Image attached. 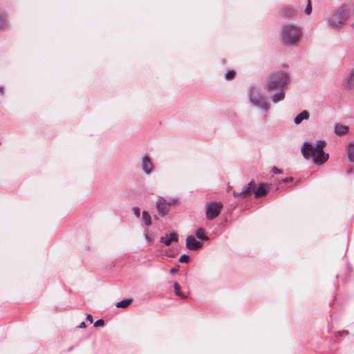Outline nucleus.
Listing matches in <instances>:
<instances>
[{"label":"nucleus","mask_w":354,"mask_h":354,"mask_svg":"<svg viewBox=\"0 0 354 354\" xmlns=\"http://www.w3.org/2000/svg\"><path fill=\"white\" fill-rule=\"evenodd\" d=\"M304 12L306 15H309L312 12V7L310 4V0H308V4L305 8Z\"/></svg>","instance_id":"b1692460"},{"label":"nucleus","mask_w":354,"mask_h":354,"mask_svg":"<svg viewBox=\"0 0 354 354\" xmlns=\"http://www.w3.org/2000/svg\"><path fill=\"white\" fill-rule=\"evenodd\" d=\"M346 86L350 89L354 88V68L349 72L347 76Z\"/></svg>","instance_id":"2eb2a0df"},{"label":"nucleus","mask_w":354,"mask_h":354,"mask_svg":"<svg viewBox=\"0 0 354 354\" xmlns=\"http://www.w3.org/2000/svg\"><path fill=\"white\" fill-rule=\"evenodd\" d=\"M86 319L89 321L91 323L93 322V316L91 314H88L86 315Z\"/></svg>","instance_id":"7c9ffc66"},{"label":"nucleus","mask_w":354,"mask_h":354,"mask_svg":"<svg viewBox=\"0 0 354 354\" xmlns=\"http://www.w3.org/2000/svg\"><path fill=\"white\" fill-rule=\"evenodd\" d=\"M177 272H178V270L176 268H172L170 269V272L171 274H174V273H176Z\"/></svg>","instance_id":"473e14b6"},{"label":"nucleus","mask_w":354,"mask_h":354,"mask_svg":"<svg viewBox=\"0 0 354 354\" xmlns=\"http://www.w3.org/2000/svg\"><path fill=\"white\" fill-rule=\"evenodd\" d=\"M178 241V235L176 232H172L169 234L160 238V241L166 246H169L171 242L177 243Z\"/></svg>","instance_id":"1a4fd4ad"},{"label":"nucleus","mask_w":354,"mask_h":354,"mask_svg":"<svg viewBox=\"0 0 354 354\" xmlns=\"http://www.w3.org/2000/svg\"><path fill=\"white\" fill-rule=\"evenodd\" d=\"M234 75L235 72L232 70H230L225 73V77L226 80H232L234 78Z\"/></svg>","instance_id":"5701e85b"},{"label":"nucleus","mask_w":354,"mask_h":354,"mask_svg":"<svg viewBox=\"0 0 354 354\" xmlns=\"http://www.w3.org/2000/svg\"><path fill=\"white\" fill-rule=\"evenodd\" d=\"M279 91L272 95L271 100L273 103H278L282 101L285 97V93L283 89H279Z\"/></svg>","instance_id":"ddd939ff"},{"label":"nucleus","mask_w":354,"mask_h":354,"mask_svg":"<svg viewBox=\"0 0 354 354\" xmlns=\"http://www.w3.org/2000/svg\"><path fill=\"white\" fill-rule=\"evenodd\" d=\"M352 27L354 28V23L352 24Z\"/></svg>","instance_id":"e433bc0d"},{"label":"nucleus","mask_w":354,"mask_h":354,"mask_svg":"<svg viewBox=\"0 0 354 354\" xmlns=\"http://www.w3.org/2000/svg\"><path fill=\"white\" fill-rule=\"evenodd\" d=\"M4 91V87L3 86H0V93H3Z\"/></svg>","instance_id":"c9c22d12"},{"label":"nucleus","mask_w":354,"mask_h":354,"mask_svg":"<svg viewBox=\"0 0 354 354\" xmlns=\"http://www.w3.org/2000/svg\"><path fill=\"white\" fill-rule=\"evenodd\" d=\"M142 218L145 224L147 226H149L151 225V218L149 214L147 211H143L142 214Z\"/></svg>","instance_id":"aec40b11"},{"label":"nucleus","mask_w":354,"mask_h":354,"mask_svg":"<svg viewBox=\"0 0 354 354\" xmlns=\"http://www.w3.org/2000/svg\"><path fill=\"white\" fill-rule=\"evenodd\" d=\"M189 261V256L187 254L182 255L179 261L181 263H188Z\"/></svg>","instance_id":"393cba45"},{"label":"nucleus","mask_w":354,"mask_h":354,"mask_svg":"<svg viewBox=\"0 0 354 354\" xmlns=\"http://www.w3.org/2000/svg\"><path fill=\"white\" fill-rule=\"evenodd\" d=\"M133 301L132 299H124L120 301L116 304V307L118 308H127L131 302Z\"/></svg>","instance_id":"412c9836"},{"label":"nucleus","mask_w":354,"mask_h":354,"mask_svg":"<svg viewBox=\"0 0 354 354\" xmlns=\"http://www.w3.org/2000/svg\"><path fill=\"white\" fill-rule=\"evenodd\" d=\"M350 10L346 6L333 10L326 19L327 26L334 30L340 31L348 20Z\"/></svg>","instance_id":"f03ea898"},{"label":"nucleus","mask_w":354,"mask_h":354,"mask_svg":"<svg viewBox=\"0 0 354 354\" xmlns=\"http://www.w3.org/2000/svg\"><path fill=\"white\" fill-rule=\"evenodd\" d=\"M248 96L250 103L254 107L260 109L263 112H268L270 110V105L266 97L261 93L259 88L252 85L248 88Z\"/></svg>","instance_id":"39448f33"},{"label":"nucleus","mask_w":354,"mask_h":354,"mask_svg":"<svg viewBox=\"0 0 354 354\" xmlns=\"http://www.w3.org/2000/svg\"><path fill=\"white\" fill-rule=\"evenodd\" d=\"M266 192H267L266 187L264 185L261 184L259 185V187L254 192V196L256 198L261 197V196L265 195L266 194Z\"/></svg>","instance_id":"f3484780"},{"label":"nucleus","mask_w":354,"mask_h":354,"mask_svg":"<svg viewBox=\"0 0 354 354\" xmlns=\"http://www.w3.org/2000/svg\"><path fill=\"white\" fill-rule=\"evenodd\" d=\"M348 334V333L346 330H342V331L338 332L339 336L347 335Z\"/></svg>","instance_id":"c756f323"},{"label":"nucleus","mask_w":354,"mask_h":354,"mask_svg":"<svg viewBox=\"0 0 354 354\" xmlns=\"http://www.w3.org/2000/svg\"><path fill=\"white\" fill-rule=\"evenodd\" d=\"M254 185V181H251L243 187V190L241 192H234L233 195L235 197L249 195L251 194V190L253 189Z\"/></svg>","instance_id":"9b49d317"},{"label":"nucleus","mask_w":354,"mask_h":354,"mask_svg":"<svg viewBox=\"0 0 354 354\" xmlns=\"http://www.w3.org/2000/svg\"><path fill=\"white\" fill-rule=\"evenodd\" d=\"M133 211L134 214H135L137 217H139V216H140V209L138 207H134L133 208Z\"/></svg>","instance_id":"bb28decb"},{"label":"nucleus","mask_w":354,"mask_h":354,"mask_svg":"<svg viewBox=\"0 0 354 354\" xmlns=\"http://www.w3.org/2000/svg\"><path fill=\"white\" fill-rule=\"evenodd\" d=\"M196 236L201 240H207V237L205 235L204 231L202 228H198L195 232Z\"/></svg>","instance_id":"4be33fe9"},{"label":"nucleus","mask_w":354,"mask_h":354,"mask_svg":"<svg viewBox=\"0 0 354 354\" xmlns=\"http://www.w3.org/2000/svg\"><path fill=\"white\" fill-rule=\"evenodd\" d=\"M283 15L287 17H294L297 15V11L292 8H288L283 10Z\"/></svg>","instance_id":"6ab92c4d"},{"label":"nucleus","mask_w":354,"mask_h":354,"mask_svg":"<svg viewBox=\"0 0 354 354\" xmlns=\"http://www.w3.org/2000/svg\"><path fill=\"white\" fill-rule=\"evenodd\" d=\"M309 116L308 112L304 110L295 118L294 122L295 124H299L302 121L308 120Z\"/></svg>","instance_id":"f8f14e48"},{"label":"nucleus","mask_w":354,"mask_h":354,"mask_svg":"<svg viewBox=\"0 0 354 354\" xmlns=\"http://www.w3.org/2000/svg\"><path fill=\"white\" fill-rule=\"evenodd\" d=\"M223 205L221 203H211L207 204L206 209V216L208 219L215 218L221 212Z\"/></svg>","instance_id":"0eeeda50"},{"label":"nucleus","mask_w":354,"mask_h":354,"mask_svg":"<svg viewBox=\"0 0 354 354\" xmlns=\"http://www.w3.org/2000/svg\"><path fill=\"white\" fill-rule=\"evenodd\" d=\"M290 77L286 71H276L271 73L264 83V88L268 92L283 89L290 83Z\"/></svg>","instance_id":"7ed1b4c3"},{"label":"nucleus","mask_w":354,"mask_h":354,"mask_svg":"<svg viewBox=\"0 0 354 354\" xmlns=\"http://www.w3.org/2000/svg\"><path fill=\"white\" fill-rule=\"evenodd\" d=\"M144 235H145V239L148 242H150L151 239V236L148 232H145Z\"/></svg>","instance_id":"c85d7f7f"},{"label":"nucleus","mask_w":354,"mask_h":354,"mask_svg":"<svg viewBox=\"0 0 354 354\" xmlns=\"http://www.w3.org/2000/svg\"><path fill=\"white\" fill-rule=\"evenodd\" d=\"M85 327H86V324H85V323H84V322H82V323L79 325V326H78V328H84Z\"/></svg>","instance_id":"72a5a7b5"},{"label":"nucleus","mask_w":354,"mask_h":354,"mask_svg":"<svg viewBox=\"0 0 354 354\" xmlns=\"http://www.w3.org/2000/svg\"><path fill=\"white\" fill-rule=\"evenodd\" d=\"M186 247L191 250H196L202 247L201 241H197L196 238L192 236H188L186 239Z\"/></svg>","instance_id":"6e6552de"},{"label":"nucleus","mask_w":354,"mask_h":354,"mask_svg":"<svg viewBox=\"0 0 354 354\" xmlns=\"http://www.w3.org/2000/svg\"><path fill=\"white\" fill-rule=\"evenodd\" d=\"M326 142L319 140L312 145L308 142L303 144L301 153L305 159H312L315 165H320L326 162L328 159V154L324 151Z\"/></svg>","instance_id":"f257e3e1"},{"label":"nucleus","mask_w":354,"mask_h":354,"mask_svg":"<svg viewBox=\"0 0 354 354\" xmlns=\"http://www.w3.org/2000/svg\"><path fill=\"white\" fill-rule=\"evenodd\" d=\"M292 180V178H286L283 179V182L286 183V182H288L289 180Z\"/></svg>","instance_id":"f704fd0d"},{"label":"nucleus","mask_w":354,"mask_h":354,"mask_svg":"<svg viewBox=\"0 0 354 354\" xmlns=\"http://www.w3.org/2000/svg\"><path fill=\"white\" fill-rule=\"evenodd\" d=\"M347 156L351 162H354V144L351 142L346 147Z\"/></svg>","instance_id":"dca6fc26"},{"label":"nucleus","mask_w":354,"mask_h":354,"mask_svg":"<svg viewBox=\"0 0 354 354\" xmlns=\"http://www.w3.org/2000/svg\"><path fill=\"white\" fill-rule=\"evenodd\" d=\"M174 286L175 294L177 296L180 297L183 299L187 298V296L180 290V286L178 282H175L174 284Z\"/></svg>","instance_id":"a211bd4d"},{"label":"nucleus","mask_w":354,"mask_h":354,"mask_svg":"<svg viewBox=\"0 0 354 354\" xmlns=\"http://www.w3.org/2000/svg\"><path fill=\"white\" fill-rule=\"evenodd\" d=\"M104 320L102 319H100L98 320H97L95 323H94V326L95 327H99V326H102L104 325Z\"/></svg>","instance_id":"a878e982"},{"label":"nucleus","mask_w":354,"mask_h":354,"mask_svg":"<svg viewBox=\"0 0 354 354\" xmlns=\"http://www.w3.org/2000/svg\"><path fill=\"white\" fill-rule=\"evenodd\" d=\"M5 25V21L3 19H0V28H3Z\"/></svg>","instance_id":"2f4dec72"},{"label":"nucleus","mask_w":354,"mask_h":354,"mask_svg":"<svg viewBox=\"0 0 354 354\" xmlns=\"http://www.w3.org/2000/svg\"><path fill=\"white\" fill-rule=\"evenodd\" d=\"M272 172L274 173V174H283V171L280 169H278L277 167H274L272 169Z\"/></svg>","instance_id":"cd10ccee"},{"label":"nucleus","mask_w":354,"mask_h":354,"mask_svg":"<svg viewBox=\"0 0 354 354\" xmlns=\"http://www.w3.org/2000/svg\"><path fill=\"white\" fill-rule=\"evenodd\" d=\"M141 167L145 174L149 175L152 173L153 167L149 156H145L142 158Z\"/></svg>","instance_id":"9d476101"},{"label":"nucleus","mask_w":354,"mask_h":354,"mask_svg":"<svg viewBox=\"0 0 354 354\" xmlns=\"http://www.w3.org/2000/svg\"><path fill=\"white\" fill-rule=\"evenodd\" d=\"M301 37V29L295 24L285 25L281 28V38L287 45L297 44Z\"/></svg>","instance_id":"20e7f679"},{"label":"nucleus","mask_w":354,"mask_h":354,"mask_svg":"<svg viewBox=\"0 0 354 354\" xmlns=\"http://www.w3.org/2000/svg\"><path fill=\"white\" fill-rule=\"evenodd\" d=\"M348 131V127L346 126H344L343 124H336L334 127V132L337 135H343L347 133Z\"/></svg>","instance_id":"4468645a"},{"label":"nucleus","mask_w":354,"mask_h":354,"mask_svg":"<svg viewBox=\"0 0 354 354\" xmlns=\"http://www.w3.org/2000/svg\"><path fill=\"white\" fill-rule=\"evenodd\" d=\"M177 202V199L167 201L163 197H159L156 201V207L158 214L163 216L169 212L171 205Z\"/></svg>","instance_id":"423d86ee"}]
</instances>
